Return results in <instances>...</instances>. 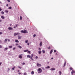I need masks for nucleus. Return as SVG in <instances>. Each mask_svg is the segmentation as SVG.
Wrapping results in <instances>:
<instances>
[{"label":"nucleus","instance_id":"f257e3e1","mask_svg":"<svg viewBox=\"0 0 75 75\" xmlns=\"http://www.w3.org/2000/svg\"><path fill=\"white\" fill-rule=\"evenodd\" d=\"M38 71H38V73L39 74H40V73H41L42 72V70L41 69V68H39L38 69Z\"/></svg>","mask_w":75,"mask_h":75},{"label":"nucleus","instance_id":"f03ea898","mask_svg":"<svg viewBox=\"0 0 75 75\" xmlns=\"http://www.w3.org/2000/svg\"><path fill=\"white\" fill-rule=\"evenodd\" d=\"M24 34H25V33H28V32L27 31V30H24Z\"/></svg>","mask_w":75,"mask_h":75},{"label":"nucleus","instance_id":"7ed1b4c3","mask_svg":"<svg viewBox=\"0 0 75 75\" xmlns=\"http://www.w3.org/2000/svg\"><path fill=\"white\" fill-rule=\"evenodd\" d=\"M37 67H40L41 64H39V63H37Z\"/></svg>","mask_w":75,"mask_h":75},{"label":"nucleus","instance_id":"20e7f679","mask_svg":"<svg viewBox=\"0 0 75 75\" xmlns=\"http://www.w3.org/2000/svg\"><path fill=\"white\" fill-rule=\"evenodd\" d=\"M8 30H13V28H11V27H9L8 28Z\"/></svg>","mask_w":75,"mask_h":75},{"label":"nucleus","instance_id":"39448f33","mask_svg":"<svg viewBox=\"0 0 75 75\" xmlns=\"http://www.w3.org/2000/svg\"><path fill=\"white\" fill-rule=\"evenodd\" d=\"M55 70V68H52L50 69L51 71H54Z\"/></svg>","mask_w":75,"mask_h":75},{"label":"nucleus","instance_id":"423d86ee","mask_svg":"<svg viewBox=\"0 0 75 75\" xmlns=\"http://www.w3.org/2000/svg\"><path fill=\"white\" fill-rule=\"evenodd\" d=\"M15 41L16 42H17V43L18 42H19V41H18V40H15Z\"/></svg>","mask_w":75,"mask_h":75},{"label":"nucleus","instance_id":"0eeeda50","mask_svg":"<svg viewBox=\"0 0 75 75\" xmlns=\"http://www.w3.org/2000/svg\"><path fill=\"white\" fill-rule=\"evenodd\" d=\"M27 58H31V56L30 55H28L27 56Z\"/></svg>","mask_w":75,"mask_h":75},{"label":"nucleus","instance_id":"6e6552de","mask_svg":"<svg viewBox=\"0 0 75 75\" xmlns=\"http://www.w3.org/2000/svg\"><path fill=\"white\" fill-rule=\"evenodd\" d=\"M40 47L42 46V42H40Z\"/></svg>","mask_w":75,"mask_h":75},{"label":"nucleus","instance_id":"1a4fd4ad","mask_svg":"<svg viewBox=\"0 0 75 75\" xmlns=\"http://www.w3.org/2000/svg\"><path fill=\"white\" fill-rule=\"evenodd\" d=\"M18 39H19V40H20V39H21V36H18Z\"/></svg>","mask_w":75,"mask_h":75},{"label":"nucleus","instance_id":"9d476101","mask_svg":"<svg viewBox=\"0 0 75 75\" xmlns=\"http://www.w3.org/2000/svg\"><path fill=\"white\" fill-rule=\"evenodd\" d=\"M28 51V50H23V51H24V52H27V51Z\"/></svg>","mask_w":75,"mask_h":75},{"label":"nucleus","instance_id":"9b49d317","mask_svg":"<svg viewBox=\"0 0 75 75\" xmlns=\"http://www.w3.org/2000/svg\"><path fill=\"white\" fill-rule=\"evenodd\" d=\"M41 52H42V51H38V53L39 54H41Z\"/></svg>","mask_w":75,"mask_h":75},{"label":"nucleus","instance_id":"f8f14e48","mask_svg":"<svg viewBox=\"0 0 75 75\" xmlns=\"http://www.w3.org/2000/svg\"><path fill=\"white\" fill-rule=\"evenodd\" d=\"M53 52V50L52 49V50L50 51V54H52V52Z\"/></svg>","mask_w":75,"mask_h":75},{"label":"nucleus","instance_id":"ddd939ff","mask_svg":"<svg viewBox=\"0 0 75 75\" xmlns=\"http://www.w3.org/2000/svg\"><path fill=\"white\" fill-rule=\"evenodd\" d=\"M8 49V48L6 47L5 49H4V51H6V50H7Z\"/></svg>","mask_w":75,"mask_h":75},{"label":"nucleus","instance_id":"4468645a","mask_svg":"<svg viewBox=\"0 0 75 75\" xmlns=\"http://www.w3.org/2000/svg\"><path fill=\"white\" fill-rule=\"evenodd\" d=\"M1 18H2V19H4V18H5L4 17V16H1Z\"/></svg>","mask_w":75,"mask_h":75},{"label":"nucleus","instance_id":"2eb2a0df","mask_svg":"<svg viewBox=\"0 0 75 75\" xmlns=\"http://www.w3.org/2000/svg\"><path fill=\"white\" fill-rule=\"evenodd\" d=\"M19 58H20L21 59V58H22V56L21 55H19Z\"/></svg>","mask_w":75,"mask_h":75},{"label":"nucleus","instance_id":"dca6fc26","mask_svg":"<svg viewBox=\"0 0 75 75\" xmlns=\"http://www.w3.org/2000/svg\"><path fill=\"white\" fill-rule=\"evenodd\" d=\"M65 65H66V62H64V66H63V67H65Z\"/></svg>","mask_w":75,"mask_h":75},{"label":"nucleus","instance_id":"f3484780","mask_svg":"<svg viewBox=\"0 0 75 75\" xmlns=\"http://www.w3.org/2000/svg\"><path fill=\"white\" fill-rule=\"evenodd\" d=\"M7 39H6L5 40L4 42H7Z\"/></svg>","mask_w":75,"mask_h":75},{"label":"nucleus","instance_id":"a211bd4d","mask_svg":"<svg viewBox=\"0 0 75 75\" xmlns=\"http://www.w3.org/2000/svg\"><path fill=\"white\" fill-rule=\"evenodd\" d=\"M18 48H22V47H21V46H20V45H19L18 46Z\"/></svg>","mask_w":75,"mask_h":75},{"label":"nucleus","instance_id":"6ab92c4d","mask_svg":"<svg viewBox=\"0 0 75 75\" xmlns=\"http://www.w3.org/2000/svg\"><path fill=\"white\" fill-rule=\"evenodd\" d=\"M50 68V66H48L46 67H45V68H47H47L49 69Z\"/></svg>","mask_w":75,"mask_h":75},{"label":"nucleus","instance_id":"aec40b11","mask_svg":"<svg viewBox=\"0 0 75 75\" xmlns=\"http://www.w3.org/2000/svg\"><path fill=\"white\" fill-rule=\"evenodd\" d=\"M13 47V46H9V48H11Z\"/></svg>","mask_w":75,"mask_h":75},{"label":"nucleus","instance_id":"412c9836","mask_svg":"<svg viewBox=\"0 0 75 75\" xmlns=\"http://www.w3.org/2000/svg\"><path fill=\"white\" fill-rule=\"evenodd\" d=\"M28 42V40H26L25 41V42L26 43H27V42Z\"/></svg>","mask_w":75,"mask_h":75},{"label":"nucleus","instance_id":"4be33fe9","mask_svg":"<svg viewBox=\"0 0 75 75\" xmlns=\"http://www.w3.org/2000/svg\"><path fill=\"white\" fill-rule=\"evenodd\" d=\"M17 33H14V35H14V36H16V35H17Z\"/></svg>","mask_w":75,"mask_h":75},{"label":"nucleus","instance_id":"5701e85b","mask_svg":"<svg viewBox=\"0 0 75 75\" xmlns=\"http://www.w3.org/2000/svg\"><path fill=\"white\" fill-rule=\"evenodd\" d=\"M34 71H33L31 72V74L32 75H34Z\"/></svg>","mask_w":75,"mask_h":75},{"label":"nucleus","instance_id":"b1692460","mask_svg":"<svg viewBox=\"0 0 75 75\" xmlns=\"http://www.w3.org/2000/svg\"><path fill=\"white\" fill-rule=\"evenodd\" d=\"M59 74H60V75H61V74H62V73L61 72V71H59Z\"/></svg>","mask_w":75,"mask_h":75},{"label":"nucleus","instance_id":"393cba45","mask_svg":"<svg viewBox=\"0 0 75 75\" xmlns=\"http://www.w3.org/2000/svg\"><path fill=\"white\" fill-rule=\"evenodd\" d=\"M21 33H24V30H22L21 31Z\"/></svg>","mask_w":75,"mask_h":75},{"label":"nucleus","instance_id":"a878e982","mask_svg":"<svg viewBox=\"0 0 75 75\" xmlns=\"http://www.w3.org/2000/svg\"><path fill=\"white\" fill-rule=\"evenodd\" d=\"M5 13H8V11H7L6 10H5Z\"/></svg>","mask_w":75,"mask_h":75},{"label":"nucleus","instance_id":"bb28decb","mask_svg":"<svg viewBox=\"0 0 75 75\" xmlns=\"http://www.w3.org/2000/svg\"><path fill=\"white\" fill-rule=\"evenodd\" d=\"M1 13L2 14H4V12H3V11H2L1 12Z\"/></svg>","mask_w":75,"mask_h":75},{"label":"nucleus","instance_id":"cd10ccee","mask_svg":"<svg viewBox=\"0 0 75 75\" xmlns=\"http://www.w3.org/2000/svg\"><path fill=\"white\" fill-rule=\"evenodd\" d=\"M71 73H75V71L74 70H72L71 71Z\"/></svg>","mask_w":75,"mask_h":75},{"label":"nucleus","instance_id":"c85d7f7f","mask_svg":"<svg viewBox=\"0 0 75 75\" xmlns=\"http://www.w3.org/2000/svg\"><path fill=\"white\" fill-rule=\"evenodd\" d=\"M42 52L43 53V54H44V53H45V52L44 50H42Z\"/></svg>","mask_w":75,"mask_h":75},{"label":"nucleus","instance_id":"c756f323","mask_svg":"<svg viewBox=\"0 0 75 75\" xmlns=\"http://www.w3.org/2000/svg\"><path fill=\"white\" fill-rule=\"evenodd\" d=\"M70 69L71 70H72L73 69L72 68V67H70Z\"/></svg>","mask_w":75,"mask_h":75},{"label":"nucleus","instance_id":"7c9ffc66","mask_svg":"<svg viewBox=\"0 0 75 75\" xmlns=\"http://www.w3.org/2000/svg\"><path fill=\"white\" fill-rule=\"evenodd\" d=\"M8 9H11V7H9L8 8Z\"/></svg>","mask_w":75,"mask_h":75},{"label":"nucleus","instance_id":"2f4dec72","mask_svg":"<svg viewBox=\"0 0 75 75\" xmlns=\"http://www.w3.org/2000/svg\"><path fill=\"white\" fill-rule=\"evenodd\" d=\"M35 36H36V35L34 34L33 35V37H35Z\"/></svg>","mask_w":75,"mask_h":75},{"label":"nucleus","instance_id":"473e14b6","mask_svg":"<svg viewBox=\"0 0 75 75\" xmlns=\"http://www.w3.org/2000/svg\"><path fill=\"white\" fill-rule=\"evenodd\" d=\"M18 25V24H16V26H15V27H16H16H17Z\"/></svg>","mask_w":75,"mask_h":75},{"label":"nucleus","instance_id":"72a5a7b5","mask_svg":"<svg viewBox=\"0 0 75 75\" xmlns=\"http://www.w3.org/2000/svg\"><path fill=\"white\" fill-rule=\"evenodd\" d=\"M31 59L32 61H34V59H33V57H31Z\"/></svg>","mask_w":75,"mask_h":75},{"label":"nucleus","instance_id":"f704fd0d","mask_svg":"<svg viewBox=\"0 0 75 75\" xmlns=\"http://www.w3.org/2000/svg\"><path fill=\"white\" fill-rule=\"evenodd\" d=\"M22 64L23 65H25V63L23 62L22 63Z\"/></svg>","mask_w":75,"mask_h":75},{"label":"nucleus","instance_id":"c9c22d12","mask_svg":"<svg viewBox=\"0 0 75 75\" xmlns=\"http://www.w3.org/2000/svg\"><path fill=\"white\" fill-rule=\"evenodd\" d=\"M38 50L39 51H41V48H40V47H39L38 48Z\"/></svg>","mask_w":75,"mask_h":75},{"label":"nucleus","instance_id":"e433bc0d","mask_svg":"<svg viewBox=\"0 0 75 75\" xmlns=\"http://www.w3.org/2000/svg\"><path fill=\"white\" fill-rule=\"evenodd\" d=\"M17 35H20V33H17Z\"/></svg>","mask_w":75,"mask_h":75},{"label":"nucleus","instance_id":"4c0bfd02","mask_svg":"<svg viewBox=\"0 0 75 75\" xmlns=\"http://www.w3.org/2000/svg\"><path fill=\"white\" fill-rule=\"evenodd\" d=\"M20 19L21 20H22V17H21V16H20Z\"/></svg>","mask_w":75,"mask_h":75},{"label":"nucleus","instance_id":"58836bf2","mask_svg":"<svg viewBox=\"0 0 75 75\" xmlns=\"http://www.w3.org/2000/svg\"><path fill=\"white\" fill-rule=\"evenodd\" d=\"M24 75H27V73H25L24 74Z\"/></svg>","mask_w":75,"mask_h":75},{"label":"nucleus","instance_id":"ea45409f","mask_svg":"<svg viewBox=\"0 0 75 75\" xmlns=\"http://www.w3.org/2000/svg\"><path fill=\"white\" fill-rule=\"evenodd\" d=\"M41 68L42 69H43V70H44L45 69H44V67H42Z\"/></svg>","mask_w":75,"mask_h":75},{"label":"nucleus","instance_id":"a19ab883","mask_svg":"<svg viewBox=\"0 0 75 75\" xmlns=\"http://www.w3.org/2000/svg\"><path fill=\"white\" fill-rule=\"evenodd\" d=\"M33 54H31V58H33Z\"/></svg>","mask_w":75,"mask_h":75},{"label":"nucleus","instance_id":"79ce46f5","mask_svg":"<svg viewBox=\"0 0 75 75\" xmlns=\"http://www.w3.org/2000/svg\"><path fill=\"white\" fill-rule=\"evenodd\" d=\"M50 48H51V47H50V46H49L48 48V49H49V50H50Z\"/></svg>","mask_w":75,"mask_h":75},{"label":"nucleus","instance_id":"37998d69","mask_svg":"<svg viewBox=\"0 0 75 75\" xmlns=\"http://www.w3.org/2000/svg\"><path fill=\"white\" fill-rule=\"evenodd\" d=\"M11 54V53H8V55H10Z\"/></svg>","mask_w":75,"mask_h":75},{"label":"nucleus","instance_id":"c03bdc74","mask_svg":"<svg viewBox=\"0 0 75 75\" xmlns=\"http://www.w3.org/2000/svg\"><path fill=\"white\" fill-rule=\"evenodd\" d=\"M18 74H19V75H20L21 74V73H18Z\"/></svg>","mask_w":75,"mask_h":75},{"label":"nucleus","instance_id":"a18cd8bd","mask_svg":"<svg viewBox=\"0 0 75 75\" xmlns=\"http://www.w3.org/2000/svg\"><path fill=\"white\" fill-rule=\"evenodd\" d=\"M7 1L8 2H10V0H7Z\"/></svg>","mask_w":75,"mask_h":75},{"label":"nucleus","instance_id":"49530a36","mask_svg":"<svg viewBox=\"0 0 75 75\" xmlns=\"http://www.w3.org/2000/svg\"><path fill=\"white\" fill-rule=\"evenodd\" d=\"M2 64V62H0V66Z\"/></svg>","mask_w":75,"mask_h":75},{"label":"nucleus","instance_id":"de8ad7c7","mask_svg":"<svg viewBox=\"0 0 75 75\" xmlns=\"http://www.w3.org/2000/svg\"><path fill=\"white\" fill-rule=\"evenodd\" d=\"M35 58L36 59H37V58H38V57L37 56H36Z\"/></svg>","mask_w":75,"mask_h":75},{"label":"nucleus","instance_id":"09e8293b","mask_svg":"<svg viewBox=\"0 0 75 75\" xmlns=\"http://www.w3.org/2000/svg\"><path fill=\"white\" fill-rule=\"evenodd\" d=\"M16 45H18V43H16Z\"/></svg>","mask_w":75,"mask_h":75},{"label":"nucleus","instance_id":"8fccbe9b","mask_svg":"<svg viewBox=\"0 0 75 75\" xmlns=\"http://www.w3.org/2000/svg\"><path fill=\"white\" fill-rule=\"evenodd\" d=\"M8 71H10V68H8Z\"/></svg>","mask_w":75,"mask_h":75},{"label":"nucleus","instance_id":"3c124183","mask_svg":"<svg viewBox=\"0 0 75 75\" xmlns=\"http://www.w3.org/2000/svg\"><path fill=\"white\" fill-rule=\"evenodd\" d=\"M1 34H2V33L1 32H0V35H1Z\"/></svg>","mask_w":75,"mask_h":75},{"label":"nucleus","instance_id":"603ef678","mask_svg":"<svg viewBox=\"0 0 75 75\" xmlns=\"http://www.w3.org/2000/svg\"><path fill=\"white\" fill-rule=\"evenodd\" d=\"M12 70H14V68H12Z\"/></svg>","mask_w":75,"mask_h":75},{"label":"nucleus","instance_id":"864d4df0","mask_svg":"<svg viewBox=\"0 0 75 75\" xmlns=\"http://www.w3.org/2000/svg\"><path fill=\"white\" fill-rule=\"evenodd\" d=\"M56 52V50H54V52Z\"/></svg>","mask_w":75,"mask_h":75},{"label":"nucleus","instance_id":"5fc2aeb1","mask_svg":"<svg viewBox=\"0 0 75 75\" xmlns=\"http://www.w3.org/2000/svg\"><path fill=\"white\" fill-rule=\"evenodd\" d=\"M28 53H29V54H30V51H28Z\"/></svg>","mask_w":75,"mask_h":75},{"label":"nucleus","instance_id":"6e6d98bb","mask_svg":"<svg viewBox=\"0 0 75 75\" xmlns=\"http://www.w3.org/2000/svg\"><path fill=\"white\" fill-rule=\"evenodd\" d=\"M0 48H2V46H1V45H0Z\"/></svg>","mask_w":75,"mask_h":75},{"label":"nucleus","instance_id":"4d7b16f0","mask_svg":"<svg viewBox=\"0 0 75 75\" xmlns=\"http://www.w3.org/2000/svg\"><path fill=\"white\" fill-rule=\"evenodd\" d=\"M13 50H15V48H13Z\"/></svg>","mask_w":75,"mask_h":75},{"label":"nucleus","instance_id":"13d9d810","mask_svg":"<svg viewBox=\"0 0 75 75\" xmlns=\"http://www.w3.org/2000/svg\"><path fill=\"white\" fill-rule=\"evenodd\" d=\"M1 10H2V9H1V8H0V11H1Z\"/></svg>","mask_w":75,"mask_h":75},{"label":"nucleus","instance_id":"bf43d9fd","mask_svg":"<svg viewBox=\"0 0 75 75\" xmlns=\"http://www.w3.org/2000/svg\"><path fill=\"white\" fill-rule=\"evenodd\" d=\"M8 42H10V40L8 39Z\"/></svg>","mask_w":75,"mask_h":75},{"label":"nucleus","instance_id":"052dcab7","mask_svg":"<svg viewBox=\"0 0 75 75\" xmlns=\"http://www.w3.org/2000/svg\"><path fill=\"white\" fill-rule=\"evenodd\" d=\"M18 68H20V69H21V67H18Z\"/></svg>","mask_w":75,"mask_h":75},{"label":"nucleus","instance_id":"680f3d73","mask_svg":"<svg viewBox=\"0 0 75 75\" xmlns=\"http://www.w3.org/2000/svg\"><path fill=\"white\" fill-rule=\"evenodd\" d=\"M8 4H6L7 7H8Z\"/></svg>","mask_w":75,"mask_h":75},{"label":"nucleus","instance_id":"e2e57ef3","mask_svg":"<svg viewBox=\"0 0 75 75\" xmlns=\"http://www.w3.org/2000/svg\"><path fill=\"white\" fill-rule=\"evenodd\" d=\"M28 44V46L29 45V43H28V44Z\"/></svg>","mask_w":75,"mask_h":75},{"label":"nucleus","instance_id":"0e129e2a","mask_svg":"<svg viewBox=\"0 0 75 75\" xmlns=\"http://www.w3.org/2000/svg\"><path fill=\"white\" fill-rule=\"evenodd\" d=\"M71 75H74V74L73 73H71Z\"/></svg>","mask_w":75,"mask_h":75},{"label":"nucleus","instance_id":"69168bd1","mask_svg":"<svg viewBox=\"0 0 75 75\" xmlns=\"http://www.w3.org/2000/svg\"><path fill=\"white\" fill-rule=\"evenodd\" d=\"M0 4H2V2L0 1Z\"/></svg>","mask_w":75,"mask_h":75},{"label":"nucleus","instance_id":"338daca9","mask_svg":"<svg viewBox=\"0 0 75 75\" xmlns=\"http://www.w3.org/2000/svg\"><path fill=\"white\" fill-rule=\"evenodd\" d=\"M20 72V70H18V72Z\"/></svg>","mask_w":75,"mask_h":75},{"label":"nucleus","instance_id":"774afa93","mask_svg":"<svg viewBox=\"0 0 75 75\" xmlns=\"http://www.w3.org/2000/svg\"><path fill=\"white\" fill-rule=\"evenodd\" d=\"M13 28H16V27H15V26H14V27H13Z\"/></svg>","mask_w":75,"mask_h":75}]
</instances>
